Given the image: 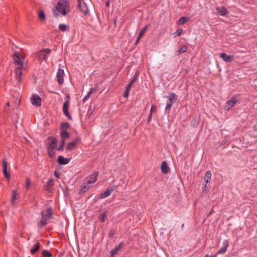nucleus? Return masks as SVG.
I'll return each mask as SVG.
<instances>
[{"label": "nucleus", "instance_id": "f257e3e1", "mask_svg": "<svg viewBox=\"0 0 257 257\" xmlns=\"http://www.w3.org/2000/svg\"><path fill=\"white\" fill-rule=\"evenodd\" d=\"M68 8L69 2L67 0H59L56 7L53 9V16L58 17L59 15L58 12L65 16L69 12Z\"/></svg>", "mask_w": 257, "mask_h": 257}, {"label": "nucleus", "instance_id": "f03ea898", "mask_svg": "<svg viewBox=\"0 0 257 257\" xmlns=\"http://www.w3.org/2000/svg\"><path fill=\"white\" fill-rule=\"evenodd\" d=\"M66 98H67V100H66L63 105V111L64 114V115L67 117L68 119L69 120H72V118L71 115L70 114L69 111H68V107L70 104V101L69 99H70V95L69 94H67L66 96Z\"/></svg>", "mask_w": 257, "mask_h": 257}, {"label": "nucleus", "instance_id": "7ed1b4c3", "mask_svg": "<svg viewBox=\"0 0 257 257\" xmlns=\"http://www.w3.org/2000/svg\"><path fill=\"white\" fill-rule=\"evenodd\" d=\"M64 66L60 64L59 65V68L58 70V72L57 73V78L58 80V82L60 85H61L64 82Z\"/></svg>", "mask_w": 257, "mask_h": 257}, {"label": "nucleus", "instance_id": "20e7f679", "mask_svg": "<svg viewBox=\"0 0 257 257\" xmlns=\"http://www.w3.org/2000/svg\"><path fill=\"white\" fill-rule=\"evenodd\" d=\"M51 53L50 49H43L41 50L39 54V59L41 61H45L48 58V55Z\"/></svg>", "mask_w": 257, "mask_h": 257}, {"label": "nucleus", "instance_id": "39448f33", "mask_svg": "<svg viewBox=\"0 0 257 257\" xmlns=\"http://www.w3.org/2000/svg\"><path fill=\"white\" fill-rule=\"evenodd\" d=\"M31 103L33 105L39 107L41 105V98L38 94H34L31 98Z\"/></svg>", "mask_w": 257, "mask_h": 257}, {"label": "nucleus", "instance_id": "423d86ee", "mask_svg": "<svg viewBox=\"0 0 257 257\" xmlns=\"http://www.w3.org/2000/svg\"><path fill=\"white\" fill-rule=\"evenodd\" d=\"M3 172L5 177L8 180L10 179V174L8 172L7 167L8 163L6 158L3 159Z\"/></svg>", "mask_w": 257, "mask_h": 257}, {"label": "nucleus", "instance_id": "0eeeda50", "mask_svg": "<svg viewBox=\"0 0 257 257\" xmlns=\"http://www.w3.org/2000/svg\"><path fill=\"white\" fill-rule=\"evenodd\" d=\"M98 174V172H95L92 174L89 175L88 177H87L84 181L87 184H93L97 180V177Z\"/></svg>", "mask_w": 257, "mask_h": 257}, {"label": "nucleus", "instance_id": "6e6552de", "mask_svg": "<svg viewBox=\"0 0 257 257\" xmlns=\"http://www.w3.org/2000/svg\"><path fill=\"white\" fill-rule=\"evenodd\" d=\"M80 138L78 137L76 138L73 141L69 143L66 147V150L68 151H71L73 150L76 147L77 144L80 141Z\"/></svg>", "mask_w": 257, "mask_h": 257}, {"label": "nucleus", "instance_id": "1a4fd4ad", "mask_svg": "<svg viewBox=\"0 0 257 257\" xmlns=\"http://www.w3.org/2000/svg\"><path fill=\"white\" fill-rule=\"evenodd\" d=\"M123 245V242H120L116 246H115L113 249H111L109 252V257H114V255L116 254L117 252L121 249Z\"/></svg>", "mask_w": 257, "mask_h": 257}, {"label": "nucleus", "instance_id": "9d476101", "mask_svg": "<svg viewBox=\"0 0 257 257\" xmlns=\"http://www.w3.org/2000/svg\"><path fill=\"white\" fill-rule=\"evenodd\" d=\"M14 62L15 64L18 65L19 66L23 67V63L21 59L20 54L18 52H16L13 56Z\"/></svg>", "mask_w": 257, "mask_h": 257}, {"label": "nucleus", "instance_id": "9b49d317", "mask_svg": "<svg viewBox=\"0 0 257 257\" xmlns=\"http://www.w3.org/2000/svg\"><path fill=\"white\" fill-rule=\"evenodd\" d=\"M48 140H51V142L48 143L47 148L56 149L57 146V139L53 137L50 136L47 138Z\"/></svg>", "mask_w": 257, "mask_h": 257}, {"label": "nucleus", "instance_id": "f8f14e48", "mask_svg": "<svg viewBox=\"0 0 257 257\" xmlns=\"http://www.w3.org/2000/svg\"><path fill=\"white\" fill-rule=\"evenodd\" d=\"M42 217H44L47 219L51 218L52 215V209L51 207L47 208L46 210H42L41 213Z\"/></svg>", "mask_w": 257, "mask_h": 257}, {"label": "nucleus", "instance_id": "ddd939ff", "mask_svg": "<svg viewBox=\"0 0 257 257\" xmlns=\"http://www.w3.org/2000/svg\"><path fill=\"white\" fill-rule=\"evenodd\" d=\"M161 170L162 173L165 174H167L170 172V169L166 161H164L162 163L161 165Z\"/></svg>", "mask_w": 257, "mask_h": 257}, {"label": "nucleus", "instance_id": "4468645a", "mask_svg": "<svg viewBox=\"0 0 257 257\" xmlns=\"http://www.w3.org/2000/svg\"><path fill=\"white\" fill-rule=\"evenodd\" d=\"M71 158H66L62 156H59L57 158V162L60 165H66L68 164Z\"/></svg>", "mask_w": 257, "mask_h": 257}, {"label": "nucleus", "instance_id": "2eb2a0df", "mask_svg": "<svg viewBox=\"0 0 257 257\" xmlns=\"http://www.w3.org/2000/svg\"><path fill=\"white\" fill-rule=\"evenodd\" d=\"M89 184H87L84 181V182L81 185V189H80L79 192L80 195L83 194L87 191V190H88V189L90 188Z\"/></svg>", "mask_w": 257, "mask_h": 257}, {"label": "nucleus", "instance_id": "dca6fc26", "mask_svg": "<svg viewBox=\"0 0 257 257\" xmlns=\"http://www.w3.org/2000/svg\"><path fill=\"white\" fill-rule=\"evenodd\" d=\"M219 56L226 62H231L232 61V56L224 53H220Z\"/></svg>", "mask_w": 257, "mask_h": 257}, {"label": "nucleus", "instance_id": "f3484780", "mask_svg": "<svg viewBox=\"0 0 257 257\" xmlns=\"http://www.w3.org/2000/svg\"><path fill=\"white\" fill-rule=\"evenodd\" d=\"M23 67L18 66L16 68V75L17 80L20 82L22 78V69Z\"/></svg>", "mask_w": 257, "mask_h": 257}, {"label": "nucleus", "instance_id": "a211bd4d", "mask_svg": "<svg viewBox=\"0 0 257 257\" xmlns=\"http://www.w3.org/2000/svg\"><path fill=\"white\" fill-rule=\"evenodd\" d=\"M229 245V241L228 240H224V246L221 247L216 253V255H217L219 254L224 253L226 251L227 248Z\"/></svg>", "mask_w": 257, "mask_h": 257}, {"label": "nucleus", "instance_id": "6ab92c4d", "mask_svg": "<svg viewBox=\"0 0 257 257\" xmlns=\"http://www.w3.org/2000/svg\"><path fill=\"white\" fill-rule=\"evenodd\" d=\"M237 102V99L235 97H232L230 99L228 100L226 103V107L227 109H229L232 107L233 105Z\"/></svg>", "mask_w": 257, "mask_h": 257}, {"label": "nucleus", "instance_id": "aec40b11", "mask_svg": "<svg viewBox=\"0 0 257 257\" xmlns=\"http://www.w3.org/2000/svg\"><path fill=\"white\" fill-rule=\"evenodd\" d=\"M113 190V188H108L106 191L100 195L99 198H104L110 196Z\"/></svg>", "mask_w": 257, "mask_h": 257}, {"label": "nucleus", "instance_id": "412c9836", "mask_svg": "<svg viewBox=\"0 0 257 257\" xmlns=\"http://www.w3.org/2000/svg\"><path fill=\"white\" fill-rule=\"evenodd\" d=\"M216 11L221 16H225L229 13L228 11L224 7H217Z\"/></svg>", "mask_w": 257, "mask_h": 257}, {"label": "nucleus", "instance_id": "4be33fe9", "mask_svg": "<svg viewBox=\"0 0 257 257\" xmlns=\"http://www.w3.org/2000/svg\"><path fill=\"white\" fill-rule=\"evenodd\" d=\"M41 245L39 241L37 240L36 243L34 245L33 247L30 250V252L32 254H34L37 252L40 248Z\"/></svg>", "mask_w": 257, "mask_h": 257}, {"label": "nucleus", "instance_id": "5701e85b", "mask_svg": "<svg viewBox=\"0 0 257 257\" xmlns=\"http://www.w3.org/2000/svg\"><path fill=\"white\" fill-rule=\"evenodd\" d=\"M60 137L61 140L65 141L70 138V134L66 130L60 131Z\"/></svg>", "mask_w": 257, "mask_h": 257}, {"label": "nucleus", "instance_id": "b1692460", "mask_svg": "<svg viewBox=\"0 0 257 257\" xmlns=\"http://www.w3.org/2000/svg\"><path fill=\"white\" fill-rule=\"evenodd\" d=\"M20 197L19 194L18 193L16 190H13L12 192V196L11 203L13 205L15 204V200L18 199Z\"/></svg>", "mask_w": 257, "mask_h": 257}, {"label": "nucleus", "instance_id": "393cba45", "mask_svg": "<svg viewBox=\"0 0 257 257\" xmlns=\"http://www.w3.org/2000/svg\"><path fill=\"white\" fill-rule=\"evenodd\" d=\"M168 97L169 98V102H170L171 103H173V104L175 102H176L177 99V95H176L175 93H174L173 92H171L169 94V95L168 96Z\"/></svg>", "mask_w": 257, "mask_h": 257}, {"label": "nucleus", "instance_id": "a878e982", "mask_svg": "<svg viewBox=\"0 0 257 257\" xmlns=\"http://www.w3.org/2000/svg\"><path fill=\"white\" fill-rule=\"evenodd\" d=\"M211 177V172L210 170L207 171L205 175L204 180L206 184L210 182Z\"/></svg>", "mask_w": 257, "mask_h": 257}, {"label": "nucleus", "instance_id": "bb28decb", "mask_svg": "<svg viewBox=\"0 0 257 257\" xmlns=\"http://www.w3.org/2000/svg\"><path fill=\"white\" fill-rule=\"evenodd\" d=\"M96 88H91L90 89L89 91L88 92L87 94L83 98L82 101L83 102H85L91 96L92 93L95 91H96Z\"/></svg>", "mask_w": 257, "mask_h": 257}, {"label": "nucleus", "instance_id": "cd10ccee", "mask_svg": "<svg viewBox=\"0 0 257 257\" xmlns=\"http://www.w3.org/2000/svg\"><path fill=\"white\" fill-rule=\"evenodd\" d=\"M96 88H91L90 89L89 91L88 92L87 94L83 98L82 101L83 102H85L91 96L92 93L95 91H96Z\"/></svg>", "mask_w": 257, "mask_h": 257}, {"label": "nucleus", "instance_id": "c85d7f7f", "mask_svg": "<svg viewBox=\"0 0 257 257\" xmlns=\"http://www.w3.org/2000/svg\"><path fill=\"white\" fill-rule=\"evenodd\" d=\"M59 30L62 32H65L69 30V28L68 25L64 24H61L59 25Z\"/></svg>", "mask_w": 257, "mask_h": 257}, {"label": "nucleus", "instance_id": "c756f323", "mask_svg": "<svg viewBox=\"0 0 257 257\" xmlns=\"http://www.w3.org/2000/svg\"><path fill=\"white\" fill-rule=\"evenodd\" d=\"M70 127V124L68 122H64L61 123L60 131L66 130Z\"/></svg>", "mask_w": 257, "mask_h": 257}, {"label": "nucleus", "instance_id": "7c9ffc66", "mask_svg": "<svg viewBox=\"0 0 257 257\" xmlns=\"http://www.w3.org/2000/svg\"><path fill=\"white\" fill-rule=\"evenodd\" d=\"M189 21V18L182 17L177 22V23L179 25H183Z\"/></svg>", "mask_w": 257, "mask_h": 257}, {"label": "nucleus", "instance_id": "2f4dec72", "mask_svg": "<svg viewBox=\"0 0 257 257\" xmlns=\"http://www.w3.org/2000/svg\"><path fill=\"white\" fill-rule=\"evenodd\" d=\"M47 219H48L44 217H42V218L39 223V226H40L41 228L45 226L47 224Z\"/></svg>", "mask_w": 257, "mask_h": 257}, {"label": "nucleus", "instance_id": "473e14b6", "mask_svg": "<svg viewBox=\"0 0 257 257\" xmlns=\"http://www.w3.org/2000/svg\"><path fill=\"white\" fill-rule=\"evenodd\" d=\"M187 50H188V47L186 45H184V46H182L181 48H180L177 51V55H179L186 52Z\"/></svg>", "mask_w": 257, "mask_h": 257}, {"label": "nucleus", "instance_id": "72a5a7b5", "mask_svg": "<svg viewBox=\"0 0 257 257\" xmlns=\"http://www.w3.org/2000/svg\"><path fill=\"white\" fill-rule=\"evenodd\" d=\"M139 75H140L139 72L138 71H137L135 73V75L133 76L132 79L131 80V81L129 83L133 85V84L134 83V82L138 78Z\"/></svg>", "mask_w": 257, "mask_h": 257}, {"label": "nucleus", "instance_id": "f704fd0d", "mask_svg": "<svg viewBox=\"0 0 257 257\" xmlns=\"http://www.w3.org/2000/svg\"><path fill=\"white\" fill-rule=\"evenodd\" d=\"M54 149H52V148H47V153H48V155L49 157L52 158L55 155V152L54 151Z\"/></svg>", "mask_w": 257, "mask_h": 257}, {"label": "nucleus", "instance_id": "c9c22d12", "mask_svg": "<svg viewBox=\"0 0 257 257\" xmlns=\"http://www.w3.org/2000/svg\"><path fill=\"white\" fill-rule=\"evenodd\" d=\"M42 257H52V254L50 251L48 250H43L42 252Z\"/></svg>", "mask_w": 257, "mask_h": 257}, {"label": "nucleus", "instance_id": "e433bc0d", "mask_svg": "<svg viewBox=\"0 0 257 257\" xmlns=\"http://www.w3.org/2000/svg\"><path fill=\"white\" fill-rule=\"evenodd\" d=\"M65 144V141L61 140L60 142V145L57 148V150L58 151H62L64 149V146Z\"/></svg>", "mask_w": 257, "mask_h": 257}, {"label": "nucleus", "instance_id": "4c0bfd02", "mask_svg": "<svg viewBox=\"0 0 257 257\" xmlns=\"http://www.w3.org/2000/svg\"><path fill=\"white\" fill-rule=\"evenodd\" d=\"M38 16L41 21H44L46 19L45 14L43 11H40L39 12Z\"/></svg>", "mask_w": 257, "mask_h": 257}, {"label": "nucleus", "instance_id": "58836bf2", "mask_svg": "<svg viewBox=\"0 0 257 257\" xmlns=\"http://www.w3.org/2000/svg\"><path fill=\"white\" fill-rule=\"evenodd\" d=\"M106 216V212H104L99 215V219L101 222H104L105 221Z\"/></svg>", "mask_w": 257, "mask_h": 257}, {"label": "nucleus", "instance_id": "ea45409f", "mask_svg": "<svg viewBox=\"0 0 257 257\" xmlns=\"http://www.w3.org/2000/svg\"><path fill=\"white\" fill-rule=\"evenodd\" d=\"M148 26H146L139 33V36H140V38H142L145 33L146 32L147 29H148Z\"/></svg>", "mask_w": 257, "mask_h": 257}, {"label": "nucleus", "instance_id": "a19ab883", "mask_svg": "<svg viewBox=\"0 0 257 257\" xmlns=\"http://www.w3.org/2000/svg\"><path fill=\"white\" fill-rule=\"evenodd\" d=\"M31 184V180L30 178H27L26 181L25 186L27 189L29 188Z\"/></svg>", "mask_w": 257, "mask_h": 257}, {"label": "nucleus", "instance_id": "79ce46f5", "mask_svg": "<svg viewBox=\"0 0 257 257\" xmlns=\"http://www.w3.org/2000/svg\"><path fill=\"white\" fill-rule=\"evenodd\" d=\"M172 105H173V103H171L169 102L166 106V108H165L166 110V111L170 110L171 108Z\"/></svg>", "mask_w": 257, "mask_h": 257}, {"label": "nucleus", "instance_id": "37998d69", "mask_svg": "<svg viewBox=\"0 0 257 257\" xmlns=\"http://www.w3.org/2000/svg\"><path fill=\"white\" fill-rule=\"evenodd\" d=\"M53 179L51 178L50 179L48 180V181H47V184L46 185V186H52L53 185Z\"/></svg>", "mask_w": 257, "mask_h": 257}, {"label": "nucleus", "instance_id": "c03bdc74", "mask_svg": "<svg viewBox=\"0 0 257 257\" xmlns=\"http://www.w3.org/2000/svg\"><path fill=\"white\" fill-rule=\"evenodd\" d=\"M52 186H45V189L46 190L49 192V193H51L52 192V191H53V189L51 187Z\"/></svg>", "mask_w": 257, "mask_h": 257}, {"label": "nucleus", "instance_id": "a18cd8bd", "mask_svg": "<svg viewBox=\"0 0 257 257\" xmlns=\"http://www.w3.org/2000/svg\"><path fill=\"white\" fill-rule=\"evenodd\" d=\"M182 29H178L175 33V34L176 35V36H179L181 34H182Z\"/></svg>", "mask_w": 257, "mask_h": 257}, {"label": "nucleus", "instance_id": "49530a36", "mask_svg": "<svg viewBox=\"0 0 257 257\" xmlns=\"http://www.w3.org/2000/svg\"><path fill=\"white\" fill-rule=\"evenodd\" d=\"M157 110V107L154 105H152L151 108V112H155Z\"/></svg>", "mask_w": 257, "mask_h": 257}, {"label": "nucleus", "instance_id": "de8ad7c7", "mask_svg": "<svg viewBox=\"0 0 257 257\" xmlns=\"http://www.w3.org/2000/svg\"><path fill=\"white\" fill-rule=\"evenodd\" d=\"M54 175L55 176L58 178H60V174L58 173L57 171H55L54 172Z\"/></svg>", "mask_w": 257, "mask_h": 257}, {"label": "nucleus", "instance_id": "09e8293b", "mask_svg": "<svg viewBox=\"0 0 257 257\" xmlns=\"http://www.w3.org/2000/svg\"><path fill=\"white\" fill-rule=\"evenodd\" d=\"M132 86V85H131V84L128 83V85H127V86L125 88V90H127V91H129Z\"/></svg>", "mask_w": 257, "mask_h": 257}, {"label": "nucleus", "instance_id": "8fccbe9b", "mask_svg": "<svg viewBox=\"0 0 257 257\" xmlns=\"http://www.w3.org/2000/svg\"><path fill=\"white\" fill-rule=\"evenodd\" d=\"M128 93H129V91L125 90L124 93H123V96L124 97H127L128 95Z\"/></svg>", "mask_w": 257, "mask_h": 257}, {"label": "nucleus", "instance_id": "3c124183", "mask_svg": "<svg viewBox=\"0 0 257 257\" xmlns=\"http://www.w3.org/2000/svg\"><path fill=\"white\" fill-rule=\"evenodd\" d=\"M114 232L112 231H111L109 233V237L110 238H111L113 237V236L114 235Z\"/></svg>", "mask_w": 257, "mask_h": 257}, {"label": "nucleus", "instance_id": "603ef678", "mask_svg": "<svg viewBox=\"0 0 257 257\" xmlns=\"http://www.w3.org/2000/svg\"><path fill=\"white\" fill-rule=\"evenodd\" d=\"M152 113L151 112H150V114H149V117H148V122L151 121V118H152Z\"/></svg>", "mask_w": 257, "mask_h": 257}, {"label": "nucleus", "instance_id": "864d4df0", "mask_svg": "<svg viewBox=\"0 0 257 257\" xmlns=\"http://www.w3.org/2000/svg\"><path fill=\"white\" fill-rule=\"evenodd\" d=\"M141 38H140V36L138 37V38H137V40H136V41L135 42V45H137L138 44V43L139 42Z\"/></svg>", "mask_w": 257, "mask_h": 257}, {"label": "nucleus", "instance_id": "5fc2aeb1", "mask_svg": "<svg viewBox=\"0 0 257 257\" xmlns=\"http://www.w3.org/2000/svg\"><path fill=\"white\" fill-rule=\"evenodd\" d=\"M216 256H217V255L215 253V254L214 255H209L208 254H206L205 255L204 257H216Z\"/></svg>", "mask_w": 257, "mask_h": 257}, {"label": "nucleus", "instance_id": "6e6d98bb", "mask_svg": "<svg viewBox=\"0 0 257 257\" xmlns=\"http://www.w3.org/2000/svg\"><path fill=\"white\" fill-rule=\"evenodd\" d=\"M106 7H108L109 6V0L105 2Z\"/></svg>", "mask_w": 257, "mask_h": 257}, {"label": "nucleus", "instance_id": "4d7b16f0", "mask_svg": "<svg viewBox=\"0 0 257 257\" xmlns=\"http://www.w3.org/2000/svg\"><path fill=\"white\" fill-rule=\"evenodd\" d=\"M214 212V210L212 209L210 212L209 213V215H211L213 212Z\"/></svg>", "mask_w": 257, "mask_h": 257}, {"label": "nucleus", "instance_id": "13d9d810", "mask_svg": "<svg viewBox=\"0 0 257 257\" xmlns=\"http://www.w3.org/2000/svg\"><path fill=\"white\" fill-rule=\"evenodd\" d=\"M206 186H207V184L206 183V184H205L204 185V190H205L206 188Z\"/></svg>", "mask_w": 257, "mask_h": 257}, {"label": "nucleus", "instance_id": "bf43d9fd", "mask_svg": "<svg viewBox=\"0 0 257 257\" xmlns=\"http://www.w3.org/2000/svg\"><path fill=\"white\" fill-rule=\"evenodd\" d=\"M116 21V18H115V19H114V25L115 24Z\"/></svg>", "mask_w": 257, "mask_h": 257}, {"label": "nucleus", "instance_id": "052dcab7", "mask_svg": "<svg viewBox=\"0 0 257 257\" xmlns=\"http://www.w3.org/2000/svg\"><path fill=\"white\" fill-rule=\"evenodd\" d=\"M7 105H8V106H10L9 102H8V103H7Z\"/></svg>", "mask_w": 257, "mask_h": 257}, {"label": "nucleus", "instance_id": "680f3d73", "mask_svg": "<svg viewBox=\"0 0 257 257\" xmlns=\"http://www.w3.org/2000/svg\"><path fill=\"white\" fill-rule=\"evenodd\" d=\"M183 227H184V224H183L182 225L181 228H183Z\"/></svg>", "mask_w": 257, "mask_h": 257}]
</instances>
